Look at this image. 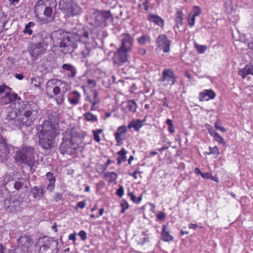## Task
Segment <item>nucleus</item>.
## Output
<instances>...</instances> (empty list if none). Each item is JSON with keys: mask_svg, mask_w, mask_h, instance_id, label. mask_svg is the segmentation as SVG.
I'll return each instance as SVG.
<instances>
[{"mask_svg": "<svg viewBox=\"0 0 253 253\" xmlns=\"http://www.w3.org/2000/svg\"><path fill=\"white\" fill-rule=\"evenodd\" d=\"M213 137L214 138V139L218 143L222 144L223 146L226 145V142L224 140L223 138L217 132L214 135H213Z\"/></svg>", "mask_w": 253, "mask_h": 253, "instance_id": "obj_41", "label": "nucleus"}, {"mask_svg": "<svg viewBox=\"0 0 253 253\" xmlns=\"http://www.w3.org/2000/svg\"><path fill=\"white\" fill-rule=\"evenodd\" d=\"M17 97V94H11L9 91L8 92H6V93L2 96V97H0V99H1V102L2 103L4 104H6L15 100Z\"/></svg>", "mask_w": 253, "mask_h": 253, "instance_id": "obj_24", "label": "nucleus"}, {"mask_svg": "<svg viewBox=\"0 0 253 253\" xmlns=\"http://www.w3.org/2000/svg\"><path fill=\"white\" fill-rule=\"evenodd\" d=\"M60 90V88L59 86H56L53 89V93L55 95H58L59 94Z\"/></svg>", "mask_w": 253, "mask_h": 253, "instance_id": "obj_62", "label": "nucleus"}, {"mask_svg": "<svg viewBox=\"0 0 253 253\" xmlns=\"http://www.w3.org/2000/svg\"><path fill=\"white\" fill-rule=\"evenodd\" d=\"M141 173L140 171L138 169H137L135 171H134L132 174L129 173V175H131L134 179H136L137 178L138 175H140Z\"/></svg>", "mask_w": 253, "mask_h": 253, "instance_id": "obj_57", "label": "nucleus"}, {"mask_svg": "<svg viewBox=\"0 0 253 253\" xmlns=\"http://www.w3.org/2000/svg\"><path fill=\"white\" fill-rule=\"evenodd\" d=\"M19 122L25 126H31L37 118V107L32 103L23 102L19 108Z\"/></svg>", "mask_w": 253, "mask_h": 253, "instance_id": "obj_2", "label": "nucleus"}, {"mask_svg": "<svg viewBox=\"0 0 253 253\" xmlns=\"http://www.w3.org/2000/svg\"><path fill=\"white\" fill-rule=\"evenodd\" d=\"M18 241L19 245H21V247H19L23 248L24 250H28L33 244V242L29 236H23L19 237Z\"/></svg>", "mask_w": 253, "mask_h": 253, "instance_id": "obj_21", "label": "nucleus"}, {"mask_svg": "<svg viewBox=\"0 0 253 253\" xmlns=\"http://www.w3.org/2000/svg\"><path fill=\"white\" fill-rule=\"evenodd\" d=\"M59 8L68 17L78 15L81 12V7L73 0H60Z\"/></svg>", "mask_w": 253, "mask_h": 253, "instance_id": "obj_6", "label": "nucleus"}, {"mask_svg": "<svg viewBox=\"0 0 253 253\" xmlns=\"http://www.w3.org/2000/svg\"><path fill=\"white\" fill-rule=\"evenodd\" d=\"M146 118L147 116H145L142 120L140 119H134L129 123L127 125V127L130 129L133 128L135 131H139L146 122Z\"/></svg>", "mask_w": 253, "mask_h": 253, "instance_id": "obj_18", "label": "nucleus"}, {"mask_svg": "<svg viewBox=\"0 0 253 253\" xmlns=\"http://www.w3.org/2000/svg\"><path fill=\"white\" fill-rule=\"evenodd\" d=\"M79 236L83 241H85L86 239V233L84 230H82L80 232Z\"/></svg>", "mask_w": 253, "mask_h": 253, "instance_id": "obj_55", "label": "nucleus"}, {"mask_svg": "<svg viewBox=\"0 0 253 253\" xmlns=\"http://www.w3.org/2000/svg\"><path fill=\"white\" fill-rule=\"evenodd\" d=\"M194 45L197 51L200 54L205 53L208 49V46L207 45H200L196 42H194Z\"/></svg>", "mask_w": 253, "mask_h": 253, "instance_id": "obj_34", "label": "nucleus"}, {"mask_svg": "<svg viewBox=\"0 0 253 253\" xmlns=\"http://www.w3.org/2000/svg\"><path fill=\"white\" fill-rule=\"evenodd\" d=\"M127 107L129 110L133 113L135 112L137 105L135 102L133 100L127 101Z\"/></svg>", "mask_w": 253, "mask_h": 253, "instance_id": "obj_37", "label": "nucleus"}, {"mask_svg": "<svg viewBox=\"0 0 253 253\" xmlns=\"http://www.w3.org/2000/svg\"><path fill=\"white\" fill-rule=\"evenodd\" d=\"M58 128L50 125L48 122H43L42 125L37 126V133L55 138L58 133Z\"/></svg>", "mask_w": 253, "mask_h": 253, "instance_id": "obj_8", "label": "nucleus"}, {"mask_svg": "<svg viewBox=\"0 0 253 253\" xmlns=\"http://www.w3.org/2000/svg\"><path fill=\"white\" fill-rule=\"evenodd\" d=\"M92 95L94 100V103H98L99 102V98L98 97V93L96 90H94L91 91Z\"/></svg>", "mask_w": 253, "mask_h": 253, "instance_id": "obj_49", "label": "nucleus"}, {"mask_svg": "<svg viewBox=\"0 0 253 253\" xmlns=\"http://www.w3.org/2000/svg\"><path fill=\"white\" fill-rule=\"evenodd\" d=\"M42 1L47 7L56 9L57 5L56 0H43Z\"/></svg>", "mask_w": 253, "mask_h": 253, "instance_id": "obj_35", "label": "nucleus"}, {"mask_svg": "<svg viewBox=\"0 0 253 253\" xmlns=\"http://www.w3.org/2000/svg\"><path fill=\"white\" fill-rule=\"evenodd\" d=\"M176 81V77L173 71L170 69H166L162 72V77L159 79V82L164 85H173Z\"/></svg>", "mask_w": 253, "mask_h": 253, "instance_id": "obj_10", "label": "nucleus"}, {"mask_svg": "<svg viewBox=\"0 0 253 253\" xmlns=\"http://www.w3.org/2000/svg\"><path fill=\"white\" fill-rule=\"evenodd\" d=\"M58 242L53 239H47L39 250L40 253H57Z\"/></svg>", "mask_w": 253, "mask_h": 253, "instance_id": "obj_11", "label": "nucleus"}, {"mask_svg": "<svg viewBox=\"0 0 253 253\" xmlns=\"http://www.w3.org/2000/svg\"><path fill=\"white\" fill-rule=\"evenodd\" d=\"M31 192L33 197L35 199H40L41 197H43L45 193L44 189L40 186H34L31 189Z\"/></svg>", "mask_w": 253, "mask_h": 253, "instance_id": "obj_23", "label": "nucleus"}, {"mask_svg": "<svg viewBox=\"0 0 253 253\" xmlns=\"http://www.w3.org/2000/svg\"><path fill=\"white\" fill-rule=\"evenodd\" d=\"M84 118L87 121L97 122V118L90 112H87L84 114Z\"/></svg>", "mask_w": 253, "mask_h": 253, "instance_id": "obj_38", "label": "nucleus"}, {"mask_svg": "<svg viewBox=\"0 0 253 253\" xmlns=\"http://www.w3.org/2000/svg\"><path fill=\"white\" fill-rule=\"evenodd\" d=\"M62 69L66 71L72 70L73 69V66L70 64H64L62 65Z\"/></svg>", "mask_w": 253, "mask_h": 253, "instance_id": "obj_54", "label": "nucleus"}, {"mask_svg": "<svg viewBox=\"0 0 253 253\" xmlns=\"http://www.w3.org/2000/svg\"><path fill=\"white\" fill-rule=\"evenodd\" d=\"M210 151L208 152V155H214L217 157L219 155V151L217 146H215L213 147H209Z\"/></svg>", "mask_w": 253, "mask_h": 253, "instance_id": "obj_39", "label": "nucleus"}, {"mask_svg": "<svg viewBox=\"0 0 253 253\" xmlns=\"http://www.w3.org/2000/svg\"><path fill=\"white\" fill-rule=\"evenodd\" d=\"M10 157V150L3 137L0 136V160L1 162L6 161Z\"/></svg>", "mask_w": 253, "mask_h": 253, "instance_id": "obj_15", "label": "nucleus"}, {"mask_svg": "<svg viewBox=\"0 0 253 253\" xmlns=\"http://www.w3.org/2000/svg\"><path fill=\"white\" fill-rule=\"evenodd\" d=\"M85 206V201L79 202L77 203V205L76 207V209H77V208H79L81 209H84V208Z\"/></svg>", "mask_w": 253, "mask_h": 253, "instance_id": "obj_58", "label": "nucleus"}, {"mask_svg": "<svg viewBox=\"0 0 253 253\" xmlns=\"http://www.w3.org/2000/svg\"><path fill=\"white\" fill-rule=\"evenodd\" d=\"M47 7L44 4L42 0L38 1L34 7V12L36 17L42 23H48V20L44 17V13Z\"/></svg>", "mask_w": 253, "mask_h": 253, "instance_id": "obj_12", "label": "nucleus"}, {"mask_svg": "<svg viewBox=\"0 0 253 253\" xmlns=\"http://www.w3.org/2000/svg\"><path fill=\"white\" fill-rule=\"evenodd\" d=\"M126 40L124 39L122 41V45L114 54L113 62L117 66H121L126 62Z\"/></svg>", "mask_w": 253, "mask_h": 253, "instance_id": "obj_9", "label": "nucleus"}, {"mask_svg": "<svg viewBox=\"0 0 253 253\" xmlns=\"http://www.w3.org/2000/svg\"><path fill=\"white\" fill-rule=\"evenodd\" d=\"M10 88L5 85H0V98L2 97L6 92L10 91Z\"/></svg>", "mask_w": 253, "mask_h": 253, "instance_id": "obj_44", "label": "nucleus"}, {"mask_svg": "<svg viewBox=\"0 0 253 253\" xmlns=\"http://www.w3.org/2000/svg\"><path fill=\"white\" fill-rule=\"evenodd\" d=\"M15 159L18 162L28 165L32 168L35 164L34 149L31 146H25L16 152Z\"/></svg>", "mask_w": 253, "mask_h": 253, "instance_id": "obj_4", "label": "nucleus"}, {"mask_svg": "<svg viewBox=\"0 0 253 253\" xmlns=\"http://www.w3.org/2000/svg\"><path fill=\"white\" fill-rule=\"evenodd\" d=\"M4 19V14L1 11V9H0V33L2 32L3 29L5 26Z\"/></svg>", "mask_w": 253, "mask_h": 253, "instance_id": "obj_42", "label": "nucleus"}, {"mask_svg": "<svg viewBox=\"0 0 253 253\" xmlns=\"http://www.w3.org/2000/svg\"><path fill=\"white\" fill-rule=\"evenodd\" d=\"M147 19L150 22L154 23L161 28H163L164 27V20L158 15L150 13L148 15Z\"/></svg>", "mask_w": 253, "mask_h": 253, "instance_id": "obj_19", "label": "nucleus"}, {"mask_svg": "<svg viewBox=\"0 0 253 253\" xmlns=\"http://www.w3.org/2000/svg\"><path fill=\"white\" fill-rule=\"evenodd\" d=\"M214 127L215 128L222 132H225L226 131V129L223 126H221V123H220V121L219 120H217L214 123Z\"/></svg>", "mask_w": 253, "mask_h": 253, "instance_id": "obj_45", "label": "nucleus"}, {"mask_svg": "<svg viewBox=\"0 0 253 253\" xmlns=\"http://www.w3.org/2000/svg\"><path fill=\"white\" fill-rule=\"evenodd\" d=\"M216 93L211 89H204L199 94V99L201 102L208 101L215 98Z\"/></svg>", "mask_w": 253, "mask_h": 253, "instance_id": "obj_16", "label": "nucleus"}, {"mask_svg": "<svg viewBox=\"0 0 253 253\" xmlns=\"http://www.w3.org/2000/svg\"><path fill=\"white\" fill-rule=\"evenodd\" d=\"M184 14L182 10L179 9L176 11L174 21L177 28L181 26L183 24Z\"/></svg>", "mask_w": 253, "mask_h": 253, "instance_id": "obj_25", "label": "nucleus"}, {"mask_svg": "<svg viewBox=\"0 0 253 253\" xmlns=\"http://www.w3.org/2000/svg\"><path fill=\"white\" fill-rule=\"evenodd\" d=\"M24 201L19 196H12L4 201L5 210L8 212L15 213L21 211L24 208Z\"/></svg>", "mask_w": 253, "mask_h": 253, "instance_id": "obj_7", "label": "nucleus"}, {"mask_svg": "<svg viewBox=\"0 0 253 253\" xmlns=\"http://www.w3.org/2000/svg\"><path fill=\"white\" fill-rule=\"evenodd\" d=\"M91 18L95 27H106L108 23L113 21V16L110 10H94Z\"/></svg>", "mask_w": 253, "mask_h": 253, "instance_id": "obj_5", "label": "nucleus"}, {"mask_svg": "<svg viewBox=\"0 0 253 253\" xmlns=\"http://www.w3.org/2000/svg\"><path fill=\"white\" fill-rule=\"evenodd\" d=\"M238 74L241 76L243 79H245L248 75H249L245 66L244 68L238 71Z\"/></svg>", "mask_w": 253, "mask_h": 253, "instance_id": "obj_46", "label": "nucleus"}, {"mask_svg": "<svg viewBox=\"0 0 253 253\" xmlns=\"http://www.w3.org/2000/svg\"><path fill=\"white\" fill-rule=\"evenodd\" d=\"M14 253H30L29 250H24L22 248L17 247L14 249Z\"/></svg>", "mask_w": 253, "mask_h": 253, "instance_id": "obj_50", "label": "nucleus"}, {"mask_svg": "<svg viewBox=\"0 0 253 253\" xmlns=\"http://www.w3.org/2000/svg\"><path fill=\"white\" fill-rule=\"evenodd\" d=\"M104 178L109 182L114 181L117 178V174L114 172H108L104 175Z\"/></svg>", "mask_w": 253, "mask_h": 253, "instance_id": "obj_33", "label": "nucleus"}, {"mask_svg": "<svg viewBox=\"0 0 253 253\" xmlns=\"http://www.w3.org/2000/svg\"><path fill=\"white\" fill-rule=\"evenodd\" d=\"M81 95L77 91H73L70 96L68 97V100L70 103L73 105H77L79 102Z\"/></svg>", "mask_w": 253, "mask_h": 253, "instance_id": "obj_29", "label": "nucleus"}, {"mask_svg": "<svg viewBox=\"0 0 253 253\" xmlns=\"http://www.w3.org/2000/svg\"><path fill=\"white\" fill-rule=\"evenodd\" d=\"M149 241V237H143L139 238V240L137 241L138 244L143 246L147 242Z\"/></svg>", "mask_w": 253, "mask_h": 253, "instance_id": "obj_48", "label": "nucleus"}, {"mask_svg": "<svg viewBox=\"0 0 253 253\" xmlns=\"http://www.w3.org/2000/svg\"><path fill=\"white\" fill-rule=\"evenodd\" d=\"M202 177L204 178L209 179L211 178V173L210 172L202 173Z\"/></svg>", "mask_w": 253, "mask_h": 253, "instance_id": "obj_63", "label": "nucleus"}, {"mask_svg": "<svg viewBox=\"0 0 253 253\" xmlns=\"http://www.w3.org/2000/svg\"><path fill=\"white\" fill-rule=\"evenodd\" d=\"M126 151L123 148L121 151L118 152L119 156L117 158V163L120 165L122 162H125L126 161Z\"/></svg>", "mask_w": 253, "mask_h": 253, "instance_id": "obj_32", "label": "nucleus"}, {"mask_svg": "<svg viewBox=\"0 0 253 253\" xmlns=\"http://www.w3.org/2000/svg\"><path fill=\"white\" fill-rule=\"evenodd\" d=\"M43 122H48L50 125L58 127V119L55 113H51L48 114V120Z\"/></svg>", "mask_w": 253, "mask_h": 253, "instance_id": "obj_27", "label": "nucleus"}, {"mask_svg": "<svg viewBox=\"0 0 253 253\" xmlns=\"http://www.w3.org/2000/svg\"><path fill=\"white\" fill-rule=\"evenodd\" d=\"M128 196L130 197V200L135 204H139L142 201V196H140L136 197L133 193H129Z\"/></svg>", "mask_w": 253, "mask_h": 253, "instance_id": "obj_36", "label": "nucleus"}, {"mask_svg": "<svg viewBox=\"0 0 253 253\" xmlns=\"http://www.w3.org/2000/svg\"><path fill=\"white\" fill-rule=\"evenodd\" d=\"M26 181L23 178H18L14 184L15 189L17 190H19L22 187H26Z\"/></svg>", "mask_w": 253, "mask_h": 253, "instance_id": "obj_31", "label": "nucleus"}, {"mask_svg": "<svg viewBox=\"0 0 253 253\" xmlns=\"http://www.w3.org/2000/svg\"><path fill=\"white\" fill-rule=\"evenodd\" d=\"M246 67L249 75H253V66L252 65H247Z\"/></svg>", "mask_w": 253, "mask_h": 253, "instance_id": "obj_56", "label": "nucleus"}, {"mask_svg": "<svg viewBox=\"0 0 253 253\" xmlns=\"http://www.w3.org/2000/svg\"><path fill=\"white\" fill-rule=\"evenodd\" d=\"M202 13V10L199 6H194L192 10L189 13L195 16H199Z\"/></svg>", "mask_w": 253, "mask_h": 253, "instance_id": "obj_40", "label": "nucleus"}, {"mask_svg": "<svg viewBox=\"0 0 253 253\" xmlns=\"http://www.w3.org/2000/svg\"><path fill=\"white\" fill-rule=\"evenodd\" d=\"M39 138V144L44 149H50L52 148L55 143L54 137L36 134Z\"/></svg>", "mask_w": 253, "mask_h": 253, "instance_id": "obj_13", "label": "nucleus"}, {"mask_svg": "<svg viewBox=\"0 0 253 253\" xmlns=\"http://www.w3.org/2000/svg\"><path fill=\"white\" fill-rule=\"evenodd\" d=\"M196 17L192 14H189L188 15L187 21L188 25L190 27H192L195 23Z\"/></svg>", "mask_w": 253, "mask_h": 253, "instance_id": "obj_43", "label": "nucleus"}, {"mask_svg": "<svg viewBox=\"0 0 253 253\" xmlns=\"http://www.w3.org/2000/svg\"><path fill=\"white\" fill-rule=\"evenodd\" d=\"M92 132L93 133V137H94V140L96 142H99L100 141V137L99 136V134H97V133H95V130H92Z\"/></svg>", "mask_w": 253, "mask_h": 253, "instance_id": "obj_61", "label": "nucleus"}, {"mask_svg": "<svg viewBox=\"0 0 253 253\" xmlns=\"http://www.w3.org/2000/svg\"><path fill=\"white\" fill-rule=\"evenodd\" d=\"M62 198V194L59 193H56L53 197V201L58 202Z\"/></svg>", "mask_w": 253, "mask_h": 253, "instance_id": "obj_52", "label": "nucleus"}, {"mask_svg": "<svg viewBox=\"0 0 253 253\" xmlns=\"http://www.w3.org/2000/svg\"><path fill=\"white\" fill-rule=\"evenodd\" d=\"M149 0H145L142 4L139 3L138 6L140 8H143L145 10L147 11L149 9Z\"/></svg>", "mask_w": 253, "mask_h": 253, "instance_id": "obj_47", "label": "nucleus"}, {"mask_svg": "<svg viewBox=\"0 0 253 253\" xmlns=\"http://www.w3.org/2000/svg\"><path fill=\"white\" fill-rule=\"evenodd\" d=\"M60 85H63V87L64 88L62 90V92H65L68 90V85L65 82H61Z\"/></svg>", "mask_w": 253, "mask_h": 253, "instance_id": "obj_59", "label": "nucleus"}, {"mask_svg": "<svg viewBox=\"0 0 253 253\" xmlns=\"http://www.w3.org/2000/svg\"><path fill=\"white\" fill-rule=\"evenodd\" d=\"M151 37L149 35H142L137 38V42L140 45H144L151 42Z\"/></svg>", "mask_w": 253, "mask_h": 253, "instance_id": "obj_30", "label": "nucleus"}, {"mask_svg": "<svg viewBox=\"0 0 253 253\" xmlns=\"http://www.w3.org/2000/svg\"><path fill=\"white\" fill-rule=\"evenodd\" d=\"M157 217L159 220L163 221L166 217V213L163 211H160L158 213Z\"/></svg>", "mask_w": 253, "mask_h": 253, "instance_id": "obj_51", "label": "nucleus"}, {"mask_svg": "<svg viewBox=\"0 0 253 253\" xmlns=\"http://www.w3.org/2000/svg\"><path fill=\"white\" fill-rule=\"evenodd\" d=\"M168 227V224L163 225L161 233L162 240L166 242L173 241L174 240V237L170 234Z\"/></svg>", "mask_w": 253, "mask_h": 253, "instance_id": "obj_20", "label": "nucleus"}, {"mask_svg": "<svg viewBox=\"0 0 253 253\" xmlns=\"http://www.w3.org/2000/svg\"><path fill=\"white\" fill-rule=\"evenodd\" d=\"M208 129L210 134L212 137L217 133L211 126Z\"/></svg>", "mask_w": 253, "mask_h": 253, "instance_id": "obj_60", "label": "nucleus"}, {"mask_svg": "<svg viewBox=\"0 0 253 253\" xmlns=\"http://www.w3.org/2000/svg\"><path fill=\"white\" fill-rule=\"evenodd\" d=\"M116 194L119 197H122L124 195V188L123 186H120L119 188L116 191Z\"/></svg>", "mask_w": 253, "mask_h": 253, "instance_id": "obj_53", "label": "nucleus"}, {"mask_svg": "<svg viewBox=\"0 0 253 253\" xmlns=\"http://www.w3.org/2000/svg\"><path fill=\"white\" fill-rule=\"evenodd\" d=\"M78 134L74 128L67 129L63 134V141L60 146V150L63 154L72 155L75 153L78 147L76 139Z\"/></svg>", "mask_w": 253, "mask_h": 253, "instance_id": "obj_3", "label": "nucleus"}, {"mask_svg": "<svg viewBox=\"0 0 253 253\" xmlns=\"http://www.w3.org/2000/svg\"><path fill=\"white\" fill-rule=\"evenodd\" d=\"M126 131V126H122L119 127L116 132V139L119 145L122 144V140L125 139V133Z\"/></svg>", "mask_w": 253, "mask_h": 253, "instance_id": "obj_22", "label": "nucleus"}, {"mask_svg": "<svg viewBox=\"0 0 253 253\" xmlns=\"http://www.w3.org/2000/svg\"><path fill=\"white\" fill-rule=\"evenodd\" d=\"M89 39L88 29L82 27L72 32L59 30L53 32L51 36L46 32H42L34 35L32 41L33 43L46 49L52 40L54 47L59 48L62 52L67 54L74 51L77 47L78 42L85 44L88 42Z\"/></svg>", "mask_w": 253, "mask_h": 253, "instance_id": "obj_1", "label": "nucleus"}, {"mask_svg": "<svg viewBox=\"0 0 253 253\" xmlns=\"http://www.w3.org/2000/svg\"><path fill=\"white\" fill-rule=\"evenodd\" d=\"M56 12V9L48 7L46 8L44 13V17L47 19L48 22L53 20Z\"/></svg>", "mask_w": 253, "mask_h": 253, "instance_id": "obj_28", "label": "nucleus"}, {"mask_svg": "<svg viewBox=\"0 0 253 253\" xmlns=\"http://www.w3.org/2000/svg\"><path fill=\"white\" fill-rule=\"evenodd\" d=\"M171 42L168 37L164 34L159 35L156 40V45L158 48H162L165 53L169 52L170 50Z\"/></svg>", "mask_w": 253, "mask_h": 253, "instance_id": "obj_14", "label": "nucleus"}, {"mask_svg": "<svg viewBox=\"0 0 253 253\" xmlns=\"http://www.w3.org/2000/svg\"><path fill=\"white\" fill-rule=\"evenodd\" d=\"M138 53L141 55H144L146 53V50L145 48H140L138 50Z\"/></svg>", "mask_w": 253, "mask_h": 253, "instance_id": "obj_64", "label": "nucleus"}, {"mask_svg": "<svg viewBox=\"0 0 253 253\" xmlns=\"http://www.w3.org/2000/svg\"><path fill=\"white\" fill-rule=\"evenodd\" d=\"M45 50V49L42 46H39L38 45L32 42L29 49V53L32 58H34V59L35 60L39 56L43 54Z\"/></svg>", "mask_w": 253, "mask_h": 253, "instance_id": "obj_17", "label": "nucleus"}, {"mask_svg": "<svg viewBox=\"0 0 253 253\" xmlns=\"http://www.w3.org/2000/svg\"><path fill=\"white\" fill-rule=\"evenodd\" d=\"M46 178L48 180V184L47 186V189L51 192L55 188V178L53 174L50 172H47L46 174Z\"/></svg>", "mask_w": 253, "mask_h": 253, "instance_id": "obj_26", "label": "nucleus"}]
</instances>
